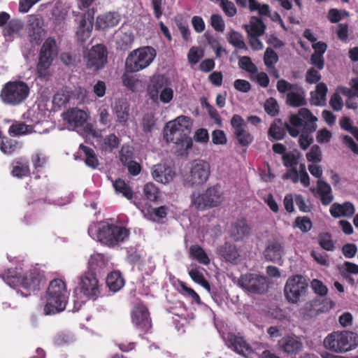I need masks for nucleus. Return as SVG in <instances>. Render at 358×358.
<instances>
[{
  "mask_svg": "<svg viewBox=\"0 0 358 358\" xmlns=\"http://www.w3.org/2000/svg\"><path fill=\"white\" fill-rule=\"evenodd\" d=\"M190 117L180 115L167 122L164 129V138L168 143L175 144L176 151L180 156L187 155L192 146V140L189 136L192 128Z\"/></svg>",
  "mask_w": 358,
  "mask_h": 358,
  "instance_id": "1",
  "label": "nucleus"
},
{
  "mask_svg": "<svg viewBox=\"0 0 358 358\" xmlns=\"http://www.w3.org/2000/svg\"><path fill=\"white\" fill-rule=\"evenodd\" d=\"M317 118L313 115L311 111L306 108H301L296 114L289 116V124H285L286 129L290 136L296 137L299 135V127H303V132L299 138L300 148L305 150L313 142V138L310 135L317 129L316 122Z\"/></svg>",
  "mask_w": 358,
  "mask_h": 358,
  "instance_id": "2",
  "label": "nucleus"
},
{
  "mask_svg": "<svg viewBox=\"0 0 358 358\" xmlns=\"http://www.w3.org/2000/svg\"><path fill=\"white\" fill-rule=\"evenodd\" d=\"M0 277L10 287L17 288V294L24 297L39 290L43 280V275L37 269L18 274L12 269H8L4 273H1Z\"/></svg>",
  "mask_w": 358,
  "mask_h": 358,
  "instance_id": "3",
  "label": "nucleus"
},
{
  "mask_svg": "<svg viewBox=\"0 0 358 358\" xmlns=\"http://www.w3.org/2000/svg\"><path fill=\"white\" fill-rule=\"evenodd\" d=\"M47 302L43 311L46 315L63 311L67 304L69 292L66 282L60 278L52 280L47 289Z\"/></svg>",
  "mask_w": 358,
  "mask_h": 358,
  "instance_id": "4",
  "label": "nucleus"
},
{
  "mask_svg": "<svg viewBox=\"0 0 358 358\" xmlns=\"http://www.w3.org/2000/svg\"><path fill=\"white\" fill-rule=\"evenodd\" d=\"M129 236L126 228L108 222H100L96 226L95 239L108 247H114L124 242Z\"/></svg>",
  "mask_w": 358,
  "mask_h": 358,
  "instance_id": "5",
  "label": "nucleus"
},
{
  "mask_svg": "<svg viewBox=\"0 0 358 358\" xmlns=\"http://www.w3.org/2000/svg\"><path fill=\"white\" fill-rule=\"evenodd\" d=\"M358 343L357 334L348 331H334L324 339V347L334 353H345L355 349Z\"/></svg>",
  "mask_w": 358,
  "mask_h": 358,
  "instance_id": "6",
  "label": "nucleus"
},
{
  "mask_svg": "<svg viewBox=\"0 0 358 358\" xmlns=\"http://www.w3.org/2000/svg\"><path fill=\"white\" fill-rule=\"evenodd\" d=\"M29 93L30 88L24 81H8L4 84L0 92V99L7 106H16L22 103Z\"/></svg>",
  "mask_w": 358,
  "mask_h": 358,
  "instance_id": "7",
  "label": "nucleus"
},
{
  "mask_svg": "<svg viewBox=\"0 0 358 358\" xmlns=\"http://www.w3.org/2000/svg\"><path fill=\"white\" fill-rule=\"evenodd\" d=\"M156 57L155 50L145 46L131 51L125 61L127 72L135 73L147 68Z\"/></svg>",
  "mask_w": 358,
  "mask_h": 358,
  "instance_id": "8",
  "label": "nucleus"
},
{
  "mask_svg": "<svg viewBox=\"0 0 358 358\" xmlns=\"http://www.w3.org/2000/svg\"><path fill=\"white\" fill-rule=\"evenodd\" d=\"M223 201V192L217 185L209 187L202 194L193 193L191 196V206L200 210L217 207Z\"/></svg>",
  "mask_w": 358,
  "mask_h": 358,
  "instance_id": "9",
  "label": "nucleus"
},
{
  "mask_svg": "<svg viewBox=\"0 0 358 358\" xmlns=\"http://www.w3.org/2000/svg\"><path fill=\"white\" fill-rule=\"evenodd\" d=\"M308 289L306 279L301 275H294L288 278L284 287V294L289 303H297L303 297Z\"/></svg>",
  "mask_w": 358,
  "mask_h": 358,
  "instance_id": "10",
  "label": "nucleus"
},
{
  "mask_svg": "<svg viewBox=\"0 0 358 358\" xmlns=\"http://www.w3.org/2000/svg\"><path fill=\"white\" fill-rule=\"evenodd\" d=\"M210 174V165L206 161L196 159L191 163L189 173L185 179L188 186H196L204 184Z\"/></svg>",
  "mask_w": 358,
  "mask_h": 358,
  "instance_id": "11",
  "label": "nucleus"
},
{
  "mask_svg": "<svg viewBox=\"0 0 358 358\" xmlns=\"http://www.w3.org/2000/svg\"><path fill=\"white\" fill-rule=\"evenodd\" d=\"M238 285L251 294H263L268 291V282L265 276L256 273L242 275Z\"/></svg>",
  "mask_w": 358,
  "mask_h": 358,
  "instance_id": "12",
  "label": "nucleus"
},
{
  "mask_svg": "<svg viewBox=\"0 0 358 358\" xmlns=\"http://www.w3.org/2000/svg\"><path fill=\"white\" fill-rule=\"evenodd\" d=\"M56 41L53 38H48L42 45L39 53L36 69L38 77H45L55 56Z\"/></svg>",
  "mask_w": 358,
  "mask_h": 358,
  "instance_id": "13",
  "label": "nucleus"
},
{
  "mask_svg": "<svg viewBox=\"0 0 358 358\" xmlns=\"http://www.w3.org/2000/svg\"><path fill=\"white\" fill-rule=\"evenodd\" d=\"M90 260L87 271L78 277V285L74 289V308L78 310L83 304L90 300Z\"/></svg>",
  "mask_w": 358,
  "mask_h": 358,
  "instance_id": "14",
  "label": "nucleus"
},
{
  "mask_svg": "<svg viewBox=\"0 0 358 358\" xmlns=\"http://www.w3.org/2000/svg\"><path fill=\"white\" fill-rule=\"evenodd\" d=\"M225 345L234 352L244 357H248L252 354V349L244 338L234 333H227L222 335Z\"/></svg>",
  "mask_w": 358,
  "mask_h": 358,
  "instance_id": "15",
  "label": "nucleus"
},
{
  "mask_svg": "<svg viewBox=\"0 0 358 358\" xmlns=\"http://www.w3.org/2000/svg\"><path fill=\"white\" fill-rule=\"evenodd\" d=\"M234 135L242 146H248L253 141V136L246 129L244 120L238 115H234L231 120Z\"/></svg>",
  "mask_w": 358,
  "mask_h": 358,
  "instance_id": "16",
  "label": "nucleus"
},
{
  "mask_svg": "<svg viewBox=\"0 0 358 358\" xmlns=\"http://www.w3.org/2000/svg\"><path fill=\"white\" fill-rule=\"evenodd\" d=\"M131 322L139 331L148 332L152 322L148 308L143 304L136 306L131 312Z\"/></svg>",
  "mask_w": 358,
  "mask_h": 358,
  "instance_id": "17",
  "label": "nucleus"
},
{
  "mask_svg": "<svg viewBox=\"0 0 358 358\" xmlns=\"http://www.w3.org/2000/svg\"><path fill=\"white\" fill-rule=\"evenodd\" d=\"M86 17L90 20V10H87L83 15L76 32L78 42L80 46L83 47V54L85 59L86 60V65L88 67L90 65V50L88 49L89 43L87 40L90 38V27H87Z\"/></svg>",
  "mask_w": 358,
  "mask_h": 358,
  "instance_id": "18",
  "label": "nucleus"
},
{
  "mask_svg": "<svg viewBox=\"0 0 358 358\" xmlns=\"http://www.w3.org/2000/svg\"><path fill=\"white\" fill-rule=\"evenodd\" d=\"M91 137L94 138L93 143L96 148L105 152H110L119 145V138L114 134L103 136L101 133H97L91 128Z\"/></svg>",
  "mask_w": 358,
  "mask_h": 358,
  "instance_id": "19",
  "label": "nucleus"
},
{
  "mask_svg": "<svg viewBox=\"0 0 358 358\" xmlns=\"http://www.w3.org/2000/svg\"><path fill=\"white\" fill-rule=\"evenodd\" d=\"M278 345L287 355H296L303 347L301 338L295 335L284 336L279 341Z\"/></svg>",
  "mask_w": 358,
  "mask_h": 358,
  "instance_id": "20",
  "label": "nucleus"
},
{
  "mask_svg": "<svg viewBox=\"0 0 358 358\" xmlns=\"http://www.w3.org/2000/svg\"><path fill=\"white\" fill-rule=\"evenodd\" d=\"M63 120L70 128L82 127L87 120V113L78 108H71L63 113Z\"/></svg>",
  "mask_w": 358,
  "mask_h": 358,
  "instance_id": "21",
  "label": "nucleus"
},
{
  "mask_svg": "<svg viewBox=\"0 0 358 358\" xmlns=\"http://www.w3.org/2000/svg\"><path fill=\"white\" fill-rule=\"evenodd\" d=\"M107 50L103 45H96L91 48V69L99 71L107 62Z\"/></svg>",
  "mask_w": 358,
  "mask_h": 358,
  "instance_id": "22",
  "label": "nucleus"
},
{
  "mask_svg": "<svg viewBox=\"0 0 358 358\" xmlns=\"http://www.w3.org/2000/svg\"><path fill=\"white\" fill-rule=\"evenodd\" d=\"M152 176L157 182L167 184L173 180L176 173L171 167L157 164L152 168Z\"/></svg>",
  "mask_w": 358,
  "mask_h": 358,
  "instance_id": "23",
  "label": "nucleus"
},
{
  "mask_svg": "<svg viewBox=\"0 0 358 358\" xmlns=\"http://www.w3.org/2000/svg\"><path fill=\"white\" fill-rule=\"evenodd\" d=\"M217 253L226 262L237 264L240 260V252L234 244L226 243L217 249Z\"/></svg>",
  "mask_w": 358,
  "mask_h": 358,
  "instance_id": "24",
  "label": "nucleus"
},
{
  "mask_svg": "<svg viewBox=\"0 0 358 358\" xmlns=\"http://www.w3.org/2000/svg\"><path fill=\"white\" fill-rule=\"evenodd\" d=\"M168 87V79L164 76L157 75L152 77L148 87V91L152 101H157L159 94Z\"/></svg>",
  "mask_w": 358,
  "mask_h": 358,
  "instance_id": "25",
  "label": "nucleus"
},
{
  "mask_svg": "<svg viewBox=\"0 0 358 358\" xmlns=\"http://www.w3.org/2000/svg\"><path fill=\"white\" fill-rule=\"evenodd\" d=\"M331 215L334 218L341 217H351L355 212L354 205L349 202H344L341 204L334 203L331 205L329 209Z\"/></svg>",
  "mask_w": 358,
  "mask_h": 358,
  "instance_id": "26",
  "label": "nucleus"
},
{
  "mask_svg": "<svg viewBox=\"0 0 358 358\" xmlns=\"http://www.w3.org/2000/svg\"><path fill=\"white\" fill-rule=\"evenodd\" d=\"M283 255V248L281 244L276 241L268 242L265 250L264 251V256L266 259L273 262H280Z\"/></svg>",
  "mask_w": 358,
  "mask_h": 358,
  "instance_id": "27",
  "label": "nucleus"
},
{
  "mask_svg": "<svg viewBox=\"0 0 358 358\" xmlns=\"http://www.w3.org/2000/svg\"><path fill=\"white\" fill-rule=\"evenodd\" d=\"M120 15L115 12L101 15L97 17L95 28L99 30H104L116 26L120 22Z\"/></svg>",
  "mask_w": 358,
  "mask_h": 358,
  "instance_id": "28",
  "label": "nucleus"
},
{
  "mask_svg": "<svg viewBox=\"0 0 358 358\" xmlns=\"http://www.w3.org/2000/svg\"><path fill=\"white\" fill-rule=\"evenodd\" d=\"M251 228L245 219L238 220L235 222L231 229V236L236 241L243 240L250 234Z\"/></svg>",
  "mask_w": 358,
  "mask_h": 358,
  "instance_id": "29",
  "label": "nucleus"
},
{
  "mask_svg": "<svg viewBox=\"0 0 358 358\" xmlns=\"http://www.w3.org/2000/svg\"><path fill=\"white\" fill-rule=\"evenodd\" d=\"M11 175L13 177L22 178L30 173L29 161L24 158L19 157L13 160L12 163Z\"/></svg>",
  "mask_w": 358,
  "mask_h": 358,
  "instance_id": "30",
  "label": "nucleus"
},
{
  "mask_svg": "<svg viewBox=\"0 0 358 358\" xmlns=\"http://www.w3.org/2000/svg\"><path fill=\"white\" fill-rule=\"evenodd\" d=\"M317 190L320 196L321 203L324 206L329 205L334 200L332 189L329 184L322 180L317 182Z\"/></svg>",
  "mask_w": 358,
  "mask_h": 358,
  "instance_id": "31",
  "label": "nucleus"
},
{
  "mask_svg": "<svg viewBox=\"0 0 358 358\" xmlns=\"http://www.w3.org/2000/svg\"><path fill=\"white\" fill-rule=\"evenodd\" d=\"M287 102L293 107H299L306 105L305 93L298 85L291 92L287 94Z\"/></svg>",
  "mask_w": 358,
  "mask_h": 358,
  "instance_id": "32",
  "label": "nucleus"
},
{
  "mask_svg": "<svg viewBox=\"0 0 358 358\" xmlns=\"http://www.w3.org/2000/svg\"><path fill=\"white\" fill-rule=\"evenodd\" d=\"M327 92V85L323 83H318L316 86L315 90L310 92L311 104L315 106L325 105Z\"/></svg>",
  "mask_w": 358,
  "mask_h": 358,
  "instance_id": "33",
  "label": "nucleus"
},
{
  "mask_svg": "<svg viewBox=\"0 0 358 358\" xmlns=\"http://www.w3.org/2000/svg\"><path fill=\"white\" fill-rule=\"evenodd\" d=\"M245 31L248 36H261L264 34L266 25L263 21L256 17H252L249 24H245Z\"/></svg>",
  "mask_w": 358,
  "mask_h": 358,
  "instance_id": "34",
  "label": "nucleus"
},
{
  "mask_svg": "<svg viewBox=\"0 0 358 358\" xmlns=\"http://www.w3.org/2000/svg\"><path fill=\"white\" fill-rule=\"evenodd\" d=\"M134 36L131 31H118L116 33L117 48L122 50H125L131 47Z\"/></svg>",
  "mask_w": 358,
  "mask_h": 358,
  "instance_id": "35",
  "label": "nucleus"
},
{
  "mask_svg": "<svg viewBox=\"0 0 358 358\" xmlns=\"http://www.w3.org/2000/svg\"><path fill=\"white\" fill-rule=\"evenodd\" d=\"M106 284L110 290L117 292L124 285V279L119 271L109 273L106 278Z\"/></svg>",
  "mask_w": 358,
  "mask_h": 358,
  "instance_id": "36",
  "label": "nucleus"
},
{
  "mask_svg": "<svg viewBox=\"0 0 358 358\" xmlns=\"http://www.w3.org/2000/svg\"><path fill=\"white\" fill-rule=\"evenodd\" d=\"M129 104L124 101H118L115 103V112L117 118V122L121 124H125L129 117Z\"/></svg>",
  "mask_w": 358,
  "mask_h": 358,
  "instance_id": "37",
  "label": "nucleus"
},
{
  "mask_svg": "<svg viewBox=\"0 0 358 358\" xmlns=\"http://www.w3.org/2000/svg\"><path fill=\"white\" fill-rule=\"evenodd\" d=\"M189 253L192 258L197 260L200 264L208 265L210 259L204 250L199 245H192L189 248Z\"/></svg>",
  "mask_w": 358,
  "mask_h": 358,
  "instance_id": "38",
  "label": "nucleus"
},
{
  "mask_svg": "<svg viewBox=\"0 0 358 358\" xmlns=\"http://www.w3.org/2000/svg\"><path fill=\"white\" fill-rule=\"evenodd\" d=\"M192 268L189 269L188 273L190 278L193 281L198 283L204 287L207 291L210 292V286L207 280L203 277V273L200 271L199 267H196V266H193L192 265Z\"/></svg>",
  "mask_w": 358,
  "mask_h": 358,
  "instance_id": "39",
  "label": "nucleus"
},
{
  "mask_svg": "<svg viewBox=\"0 0 358 358\" xmlns=\"http://www.w3.org/2000/svg\"><path fill=\"white\" fill-rule=\"evenodd\" d=\"M285 127L286 128L285 124L283 125L282 122L277 119L271 124L268 134L275 140H281L285 134Z\"/></svg>",
  "mask_w": 358,
  "mask_h": 358,
  "instance_id": "40",
  "label": "nucleus"
},
{
  "mask_svg": "<svg viewBox=\"0 0 358 358\" xmlns=\"http://www.w3.org/2000/svg\"><path fill=\"white\" fill-rule=\"evenodd\" d=\"M20 148L21 145L19 142L10 138L2 140L0 143V150L6 155H11Z\"/></svg>",
  "mask_w": 358,
  "mask_h": 358,
  "instance_id": "41",
  "label": "nucleus"
},
{
  "mask_svg": "<svg viewBox=\"0 0 358 358\" xmlns=\"http://www.w3.org/2000/svg\"><path fill=\"white\" fill-rule=\"evenodd\" d=\"M142 130L145 133L152 132L156 127V119L152 113H145L141 122Z\"/></svg>",
  "mask_w": 358,
  "mask_h": 358,
  "instance_id": "42",
  "label": "nucleus"
},
{
  "mask_svg": "<svg viewBox=\"0 0 358 358\" xmlns=\"http://www.w3.org/2000/svg\"><path fill=\"white\" fill-rule=\"evenodd\" d=\"M227 39L229 43L234 47L238 49L248 50L243 36L240 33L232 31L228 34Z\"/></svg>",
  "mask_w": 358,
  "mask_h": 358,
  "instance_id": "43",
  "label": "nucleus"
},
{
  "mask_svg": "<svg viewBox=\"0 0 358 358\" xmlns=\"http://www.w3.org/2000/svg\"><path fill=\"white\" fill-rule=\"evenodd\" d=\"M33 128L30 125H27L23 122L12 124L9 129L8 133L11 136H20L30 134Z\"/></svg>",
  "mask_w": 358,
  "mask_h": 358,
  "instance_id": "44",
  "label": "nucleus"
},
{
  "mask_svg": "<svg viewBox=\"0 0 358 358\" xmlns=\"http://www.w3.org/2000/svg\"><path fill=\"white\" fill-rule=\"evenodd\" d=\"M143 193L146 199L150 201H157L160 196V192L152 182L144 185Z\"/></svg>",
  "mask_w": 358,
  "mask_h": 358,
  "instance_id": "45",
  "label": "nucleus"
},
{
  "mask_svg": "<svg viewBox=\"0 0 358 358\" xmlns=\"http://www.w3.org/2000/svg\"><path fill=\"white\" fill-rule=\"evenodd\" d=\"M117 193H121L125 198L130 200L133 197V192L130 187L122 179L116 180L113 184Z\"/></svg>",
  "mask_w": 358,
  "mask_h": 358,
  "instance_id": "46",
  "label": "nucleus"
},
{
  "mask_svg": "<svg viewBox=\"0 0 358 358\" xmlns=\"http://www.w3.org/2000/svg\"><path fill=\"white\" fill-rule=\"evenodd\" d=\"M27 17V26L29 31H32L33 34H39L42 29V20L36 15H29Z\"/></svg>",
  "mask_w": 358,
  "mask_h": 358,
  "instance_id": "47",
  "label": "nucleus"
},
{
  "mask_svg": "<svg viewBox=\"0 0 358 358\" xmlns=\"http://www.w3.org/2000/svg\"><path fill=\"white\" fill-rule=\"evenodd\" d=\"M318 243L320 247L327 251H333L335 248L331 236L329 233L320 234L318 236Z\"/></svg>",
  "mask_w": 358,
  "mask_h": 358,
  "instance_id": "48",
  "label": "nucleus"
},
{
  "mask_svg": "<svg viewBox=\"0 0 358 358\" xmlns=\"http://www.w3.org/2000/svg\"><path fill=\"white\" fill-rule=\"evenodd\" d=\"M294 226L299 229L301 231L306 233L311 229L313 223L308 217H297L294 220Z\"/></svg>",
  "mask_w": 358,
  "mask_h": 358,
  "instance_id": "49",
  "label": "nucleus"
},
{
  "mask_svg": "<svg viewBox=\"0 0 358 358\" xmlns=\"http://www.w3.org/2000/svg\"><path fill=\"white\" fill-rule=\"evenodd\" d=\"M278 61L277 53L271 48H267L264 55V62L267 68H273Z\"/></svg>",
  "mask_w": 358,
  "mask_h": 358,
  "instance_id": "50",
  "label": "nucleus"
},
{
  "mask_svg": "<svg viewBox=\"0 0 358 358\" xmlns=\"http://www.w3.org/2000/svg\"><path fill=\"white\" fill-rule=\"evenodd\" d=\"M238 66L241 69L246 71L252 75L257 73V67L252 63L249 57H241L238 61Z\"/></svg>",
  "mask_w": 358,
  "mask_h": 358,
  "instance_id": "51",
  "label": "nucleus"
},
{
  "mask_svg": "<svg viewBox=\"0 0 358 358\" xmlns=\"http://www.w3.org/2000/svg\"><path fill=\"white\" fill-rule=\"evenodd\" d=\"M299 154L289 152L282 155V161L285 166L289 168V169H296V165L299 163Z\"/></svg>",
  "mask_w": 358,
  "mask_h": 358,
  "instance_id": "52",
  "label": "nucleus"
},
{
  "mask_svg": "<svg viewBox=\"0 0 358 358\" xmlns=\"http://www.w3.org/2000/svg\"><path fill=\"white\" fill-rule=\"evenodd\" d=\"M70 100L69 92L64 90L58 91L53 96L52 103L54 105L62 107L65 106Z\"/></svg>",
  "mask_w": 358,
  "mask_h": 358,
  "instance_id": "53",
  "label": "nucleus"
},
{
  "mask_svg": "<svg viewBox=\"0 0 358 358\" xmlns=\"http://www.w3.org/2000/svg\"><path fill=\"white\" fill-rule=\"evenodd\" d=\"M220 6L222 8L224 14L228 17H234L237 13V10L235 4L229 0H220Z\"/></svg>",
  "mask_w": 358,
  "mask_h": 358,
  "instance_id": "54",
  "label": "nucleus"
},
{
  "mask_svg": "<svg viewBox=\"0 0 358 358\" xmlns=\"http://www.w3.org/2000/svg\"><path fill=\"white\" fill-rule=\"evenodd\" d=\"M310 287L313 292L320 296H324L328 293V289L324 283L317 279H313L310 282Z\"/></svg>",
  "mask_w": 358,
  "mask_h": 358,
  "instance_id": "55",
  "label": "nucleus"
},
{
  "mask_svg": "<svg viewBox=\"0 0 358 358\" xmlns=\"http://www.w3.org/2000/svg\"><path fill=\"white\" fill-rule=\"evenodd\" d=\"M76 160H84L85 164L90 166V148L80 144L78 152L74 155Z\"/></svg>",
  "mask_w": 358,
  "mask_h": 358,
  "instance_id": "56",
  "label": "nucleus"
},
{
  "mask_svg": "<svg viewBox=\"0 0 358 358\" xmlns=\"http://www.w3.org/2000/svg\"><path fill=\"white\" fill-rule=\"evenodd\" d=\"M306 159L311 162H320L322 161V152L317 145L311 147L310 151L306 154Z\"/></svg>",
  "mask_w": 358,
  "mask_h": 358,
  "instance_id": "57",
  "label": "nucleus"
},
{
  "mask_svg": "<svg viewBox=\"0 0 358 358\" xmlns=\"http://www.w3.org/2000/svg\"><path fill=\"white\" fill-rule=\"evenodd\" d=\"M210 25L214 29L219 32H223L225 29V24L222 17L219 14H213L210 17Z\"/></svg>",
  "mask_w": 358,
  "mask_h": 358,
  "instance_id": "58",
  "label": "nucleus"
},
{
  "mask_svg": "<svg viewBox=\"0 0 358 358\" xmlns=\"http://www.w3.org/2000/svg\"><path fill=\"white\" fill-rule=\"evenodd\" d=\"M265 111L271 116H275L279 111V106L277 101L273 98H270L266 100L264 104Z\"/></svg>",
  "mask_w": 358,
  "mask_h": 358,
  "instance_id": "59",
  "label": "nucleus"
},
{
  "mask_svg": "<svg viewBox=\"0 0 358 358\" xmlns=\"http://www.w3.org/2000/svg\"><path fill=\"white\" fill-rule=\"evenodd\" d=\"M23 28V23L20 20L13 19L6 25V31L9 35L17 33Z\"/></svg>",
  "mask_w": 358,
  "mask_h": 358,
  "instance_id": "60",
  "label": "nucleus"
},
{
  "mask_svg": "<svg viewBox=\"0 0 358 358\" xmlns=\"http://www.w3.org/2000/svg\"><path fill=\"white\" fill-rule=\"evenodd\" d=\"M203 55V54L201 50L196 47H192L190 48L187 55L188 61L192 64H196Z\"/></svg>",
  "mask_w": 358,
  "mask_h": 358,
  "instance_id": "61",
  "label": "nucleus"
},
{
  "mask_svg": "<svg viewBox=\"0 0 358 358\" xmlns=\"http://www.w3.org/2000/svg\"><path fill=\"white\" fill-rule=\"evenodd\" d=\"M91 299L95 300L101 296V289L103 284L100 285L99 280L91 274Z\"/></svg>",
  "mask_w": 358,
  "mask_h": 358,
  "instance_id": "62",
  "label": "nucleus"
},
{
  "mask_svg": "<svg viewBox=\"0 0 358 358\" xmlns=\"http://www.w3.org/2000/svg\"><path fill=\"white\" fill-rule=\"evenodd\" d=\"M167 208L166 206H160L159 208H152L150 210L151 219L155 222H159L166 216Z\"/></svg>",
  "mask_w": 358,
  "mask_h": 358,
  "instance_id": "63",
  "label": "nucleus"
},
{
  "mask_svg": "<svg viewBox=\"0 0 358 358\" xmlns=\"http://www.w3.org/2000/svg\"><path fill=\"white\" fill-rule=\"evenodd\" d=\"M160 101L164 103H169L173 98V90L170 87H166L159 94Z\"/></svg>",
  "mask_w": 358,
  "mask_h": 358,
  "instance_id": "64",
  "label": "nucleus"
}]
</instances>
